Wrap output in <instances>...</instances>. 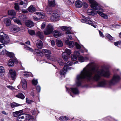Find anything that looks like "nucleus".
Here are the masks:
<instances>
[{"label":"nucleus","mask_w":121,"mask_h":121,"mask_svg":"<svg viewBox=\"0 0 121 121\" xmlns=\"http://www.w3.org/2000/svg\"><path fill=\"white\" fill-rule=\"evenodd\" d=\"M94 65V63H89L83 68L80 74L77 76L76 83L77 86L81 85V82L83 79L89 81H97L100 80L101 76L109 77L110 73L108 70H106L104 69H99Z\"/></svg>","instance_id":"1"},{"label":"nucleus","mask_w":121,"mask_h":121,"mask_svg":"<svg viewBox=\"0 0 121 121\" xmlns=\"http://www.w3.org/2000/svg\"><path fill=\"white\" fill-rule=\"evenodd\" d=\"M88 1L91 4V7L93 9L96 10H99L97 11V13L104 19L108 18V16L102 13V12H104L103 9L99 7L95 1L94 0H88Z\"/></svg>","instance_id":"2"},{"label":"nucleus","mask_w":121,"mask_h":121,"mask_svg":"<svg viewBox=\"0 0 121 121\" xmlns=\"http://www.w3.org/2000/svg\"><path fill=\"white\" fill-rule=\"evenodd\" d=\"M10 41L9 37L6 35L3 32L0 33V42L3 44H7Z\"/></svg>","instance_id":"3"},{"label":"nucleus","mask_w":121,"mask_h":121,"mask_svg":"<svg viewBox=\"0 0 121 121\" xmlns=\"http://www.w3.org/2000/svg\"><path fill=\"white\" fill-rule=\"evenodd\" d=\"M121 76L117 74H114L112 78L108 82L110 85H114L121 79Z\"/></svg>","instance_id":"4"},{"label":"nucleus","mask_w":121,"mask_h":121,"mask_svg":"<svg viewBox=\"0 0 121 121\" xmlns=\"http://www.w3.org/2000/svg\"><path fill=\"white\" fill-rule=\"evenodd\" d=\"M32 118L30 115L26 114H22L18 116L17 117V121H26L27 120H29Z\"/></svg>","instance_id":"5"},{"label":"nucleus","mask_w":121,"mask_h":121,"mask_svg":"<svg viewBox=\"0 0 121 121\" xmlns=\"http://www.w3.org/2000/svg\"><path fill=\"white\" fill-rule=\"evenodd\" d=\"M73 62H72L71 61H69L66 63V64L65 65L63 69L62 70H61L60 72V75H64L65 74L66 72L67 71V70L68 69V65L69 66H71L73 64Z\"/></svg>","instance_id":"6"},{"label":"nucleus","mask_w":121,"mask_h":121,"mask_svg":"<svg viewBox=\"0 0 121 121\" xmlns=\"http://www.w3.org/2000/svg\"><path fill=\"white\" fill-rule=\"evenodd\" d=\"M65 52H63L62 53V57L65 61H67L69 58V57L67 56V55L68 56H69L71 54V52L70 50L67 48L65 49Z\"/></svg>","instance_id":"7"},{"label":"nucleus","mask_w":121,"mask_h":121,"mask_svg":"<svg viewBox=\"0 0 121 121\" xmlns=\"http://www.w3.org/2000/svg\"><path fill=\"white\" fill-rule=\"evenodd\" d=\"M81 22L83 23H86L91 25L95 28H96V26L94 24L95 23L94 22H92L90 20L89 18L87 17H84V19L81 20Z\"/></svg>","instance_id":"8"},{"label":"nucleus","mask_w":121,"mask_h":121,"mask_svg":"<svg viewBox=\"0 0 121 121\" xmlns=\"http://www.w3.org/2000/svg\"><path fill=\"white\" fill-rule=\"evenodd\" d=\"M51 54V52L50 50L46 49V58L52 61H55L56 58L55 56H53L50 58Z\"/></svg>","instance_id":"9"},{"label":"nucleus","mask_w":121,"mask_h":121,"mask_svg":"<svg viewBox=\"0 0 121 121\" xmlns=\"http://www.w3.org/2000/svg\"><path fill=\"white\" fill-rule=\"evenodd\" d=\"M9 75L12 80H14L16 78V73L15 70L12 69H9Z\"/></svg>","instance_id":"10"},{"label":"nucleus","mask_w":121,"mask_h":121,"mask_svg":"<svg viewBox=\"0 0 121 121\" xmlns=\"http://www.w3.org/2000/svg\"><path fill=\"white\" fill-rule=\"evenodd\" d=\"M53 30V27L52 26L51 24H48L47 26L46 31V35L51 34Z\"/></svg>","instance_id":"11"},{"label":"nucleus","mask_w":121,"mask_h":121,"mask_svg":"<svg viewBox=\"0 0 121 121\" xmlns=\"http://www.w3.org/2000/svg\"><path fill=\"white\" fill-rule=\"evenodd\" d=\"M50 19L52 21H58L59 19V16L57 14L53 13L50 17Z\"/></svg>","instance_id":"12"},{"label":"nucleus","mask_w":121,"mask_h":121,"mask_svg":"<svg viewBox=\"0 0 121 121\" xmlns=\"http://www.w3.org/2000/svg\"><path fill=\"white\" fill-rule=\"evenodd\" d=\"M80 54L79 52L77 51H75L73 54H72L71 56V58L73 61H75L77 60V57H78Z\"/></svg>","instance_id":"13"},{"label":"nucleus","mask_w":121,"mask_h":121,"mask_svg":"<svg viewBox=\"0 0 121 121\" xmlns=\"http://www.w3.org/2000/svg\"><path fill=\"white\" fill-rule=\"evenodd\" d=\"M25 24L27 26L30 28L34 26V24L33 22L30 20L26 21Z\"/></svg>","instance_id":"14"},{"label":"nucleus","mask_w":121,"mask_h":121,"mask_svg":"<svg viewBox=\"0 0 121 121\" xmlns=\"http://www.w3.org/2000/svg\"><path fill=\"white\" fill-rule=\"evenodd\" d=\"M65 43L68 45L70 48H72L73 47L75 44L74 42L72 41H69L66 40L65 41Z\"/></svg>","instance_id":"15"},{"label":"nucleus","mask_w":121,"mask_h":121,"mask_svg":"<svg viewBox=\"0 0 121 121\" xmlns=\"http://www.w3.org/2000/svg\"><path fill=\"white\" fill-rule=\"evenodd\" d=\"M21 82L22 88L24 90H26L27 88V82L26 80L24 79H22Z\"/></svg>","instance_id":"16"},{"label":"nucleus","mask_w":121,"mask_h":121,"mask_svg":"<svg viewBox=\"0 0 121 121\" xmlns=\"http://www.w3.org/2000/svg\"><path fill=\"white\" fill-rule=\"evenodd\" d=\"M34 14L37 15V16H38V18H39L40 20L43 18L45 17V14L43 13L36 12Z\"/></svg>","instance_id":"17"},{"label":"nucleus","mask_w":121,"mask_h":121,"mask_svg":"<svg viewBox=\"0 0 121 121\" xmlns=\"http://www.w3.org/2000/svg\"><path fill=\"white\" fill-rule=\"evenodd\" d=\"M20 4L23 5V8H26L28 4V2L26 0H20Z\"/></svg>","instance_id":"18"},{"label":"nucleus","mask_w":121,"mask_h":121,"mask_svg":"<svg viewBox=\"0 0 121 121\" xmlns=\"http://www.w3.org/2000/svg\"><path fill=\"white\" fill-rule=\"evenodd\" d=\"M36 45L37 48L39 49H41L43 46L42 42L39 40H37Z\"/></svg>","instance_id":"19"},{"label":"nucleus","mask_w":121,"mask_h":121,"mask_svg":"<svg viewBox=\"0 0 121 121\" xmlns=\"http://www.w3.org/2000/svg\"><path fill=\"white\" fill-rule=\"evenodd\" d=\"M107 84V82L104 80H103L98 84L97 86L99 87H103L105 86Z\"/></svg>","instance_id":"20"},{"label":"nucleus","mask_w":121,"mask_h":121,"mask_svg":"<svg viewBox=\"0 0 121 121\" xmlns=\"http://www.w3.org/2000/svg\"><path fill=\"white\" fill-rule=\"evenodd\" d=\"M78 59L81 62H83L88 60V58L86 57H83L82 56H79L78 58Z\"/></svg>","instance_id":"21"},{"label":"nucleus","mask_w":121,"mask_h":121,"mask_svg":"<svg viewBox=\"0 0 121 121\" xmlns=\"http://www.w3.org/2000/svg\"><path fill=\"white\" fill-rule=\"evenodd\" d=\"M53 34L54 36L56 38H57L61 36L60 33L58 30H54Z\"/></svg>","instance_id":"22"},{"label":"nucleus","mask_w":121,"mask_h":121,"mask_svg":"<svg viewBox=\"0 0 121 121\" xmlns=\"http://www.w3.org/2000/svg\"><path fill=\"white\" fill-rule=\"evenodd\" d=\"M97 11H95L92 9H89L87 11V13L89 15H93L95 13H96Z\"/></svg>","instance_id":"23"},{"label":"nucleus","mask_w":121,"mask_h":121,"mask_svg":"<svg viewBox=\"0 0 121 121\" xmlns=\"http://www.w3.org/2000/svg\"><path fill=\"white\" fill-rule=\"evenodd\" d=\"M12 30L14 32H16L19 31L20 30V28L15 25H13L12 27Z\"/></svg>","instance_id":"24"},{"label":"nucleus","mask_w":121,"mask_h":121,"mask_svg":"<svg viewBox=\"0 0 121 121\" xmlns=\"http://www.w3.org/2000/svg\"><path fill=\"white\" fill-rule=\"evenodd\" d=\"M69 90L73 94H78L79 93V91L78 89L76 88H72Z\"/></svg>","instance_id":"25"},{"label":"nucleus","mask_w":121,"mask_h":121,"mask_svg":"<svg viewBox=\"0 0 121 121\" xmlns=\"http://www.w3.org/2000/svg\"><path fill=\"white\" fill-rule=\"evenodd\" d=\"M75 45L77 49H79L80 48H82L83 49V50L85 51V52H87V50L85 49V48L82 45L80 46L78 43L76 42H75Z\"/></svg>","instance_id":"26"},{"label":"nucleus","mask_w":121,"mask_h":121,"mask_svg":"<svg viewBox=\"0 0 121 121\" xmlns=\"http://www.w3.org/2000/svg\"><path fill=\"white\" fill-rule=\"evenodd\" d=\"M4 23L6 26H9L11 24V21L8 18H6L4 19Z\"/></svg>","instance_id":"27"},{"label":"nucleus","mask_w":121,"mask_h":121,"mask_svg":"<svg viewBox=\"0 0 121 121\" xmlns=\"http://www.w3.org/2000/svg\"><path fill=\"white\" fill-rule=\"evenodd\" d=\"M83 4L82 2L79 1L77 0L76 1L75 3V5L76 7L80 8L82 7Z\"/></svg>","instance_id":"28"},{"label":"nucleus","mask_w":121,"mask_h":121,"mask_svg":"<svg viewBox=\"0 0 121 121\" xmlns=\"http://www.w3.org/2000/svg\"><path fill=\"white\" fill-rule=\"evenodd\" d=\"M48 5L51 7H53L55 5V0H48Z\"/></svg>","instance_id":"29"},{"label":"nucleus","mask_w":121,"mask_h":121,"mask_svg":"<svg viewBox=\"0 0 121 121\" xmlns=\"http://www.w3.org/2000/svg\"><path fill=\"white\" fill-rule=\"evenodd\" d=\"M15 97L21 99H23L25 98L24 95L22 93H20L15 95Z\"/></svg>","instance_id":"30"},{"label":"nucleus","mask_w":121,"mask_h":121,"mask_svg":"<svg viewBox=\"0 0 121 121\" xmlns=\"http://www.w3.org/2000/svg\"><path fill=\"white\" fill-rule=\"evenodd\" d=\"M28 11L30 12L33 13L36 11V9L32 5L30 6L28 8Z\"/></svg>","instance_id":"31"},{"label":"nucleus","mask_w":121,"mask_h":121,"mask_svg":"<svg viewBox=\"0 0 121 121\" xmlns=\"http://www.w3.org/2000/svg\"><path fill=\"white\" fill-rule=\"evenodd\" d=\"M5 72V70L4 67L2 66H0V76H3Z\"/></svg>","instance_id":"32"},{"label":"nucleus","mask_w":121,"mask_h":121,"mask_svg":"<svg viewBox=\"0 0 121 121\" xmlns=\"http://www.w3.org/2000/svg\"><path fill=\"white\" fill-rule=\"evenodd\" d=\"M35 51L36 53L35 52L34 53V54H36L37 55L39 56H43V53L42 52H41L38 49H36L35 50Z\"/></svg>","instance_id":"33"},{"label":"nucleus","mask_w":121,"mask_h":121,"mask_svg":"<svg viewBox=\"0 0 121 121\" xmlns=\"http://www.w3.org/2000/svg\"><path fill=\"white\" fill-rule=\"evenodd\" d=\"M8 14L13 16H14L16 15L15 12L13 10H9L8 12Z\"/></svg>","instance_id":"34"},{"label":"nucleus","mask_w":121,"mask_h":121,"mask_svg":"<svg viewBox=\"0 0 121 121\" xmlns=\"http://www.w3.org/2000/svg\"><path fill=\"white\" fill-rule=\"evenodd\" d=\"M23 112L22 110H21L19 111H16L15 112H13V116L14 117H17L18 115H20L21 113Z\"/></svg>","instance_id":"35"},{"label":"nucleus","mask_w":121,"mask_h":121,"mask_svg":"<svg viewBox=\"0 0 121 121\" xmlns=\"http://www.w3.org/2000/svg\"><path fill=\"white\" fill-rule=\"evenodd\" d=\"M72 34L71 32L69 31H67L66 32V34L67 36V39H68L72 40V38L71 34Z\"/></svg>","instance_id":"36"},{"label":"nucleus","mask_w":121,"mask_h":121,"mask_svg":"<svg viewBox=\"0 0 121 121\" xmlns=\"http://www.w3.org/2000/svg\"><path fill=\"white\" fill-rule=\"evenodd\" d=\"M36 35L38 36L41 39H43V32L40 31H38L37 32Z\"/></svg>","instance_id":"37"},{"label":"nucleus","mask_w":121,"mask_h":121,"mask_svg":"<svg viewBox=\"0 0 121 121\" xmlns=\"http://www.w3.org/2000/svg\"><path fill=\"white\" fill-rule=\"evenodd\" d=\"M56 43L58 47H61L63 46V43L62 41L60 40L57 39L56 41Z\"/></svg>","instance_id":"38"},{"label":"nucleus","mask_w":121,"mask_h":121,"mask_svg":"<svg viewBox=\"0 0 121 121\" xmlns=\"http://www.w3.org/2000/svg\"><path fill=\"white\" fill-rule=\"evenodd\" d=\"M12 108H13L16 107L20 106L22 105L21 104L17 103L15 102L13 103L10 104Z\"/></svg>","instance_id":"39"},{"label":"nucleus","mask_w":121,"mask_h":121,"mask_svg":"<svg viewBox=\"0 0 121 121\" xmlns=\"http://www.w3.org/2000/svg\"><path fill=\"white\" fill-rule=\"evenodd\" d=\"M8 65L9 66H13L14 65V62L12 60H9L8 61Z\"/></svg>","instance_id":"40"},{"label":"nucleus","mask_w":121,"mask_h":121,"mask_svg":"<svg viewBox=\"0 0 121 121\" xmlns=\"http://www.w3.org/2000/svg\"><path fill=\"white\" fill-rule=\"evenodd\" d=\"M13 19L15 23H17L19 25H22L21 23L19 20L15 18H13Z\"/></svg>","instance_id":"41"},{"label":"nucleus","mask_w":121,"mask_h":121,"mask_svg":"<svg viewBox=\"0 0 121 121\" xmlns=\"http://www.w3.org/2000/svg\"><path fill=\"white\" fill-rule=\"evenodd\" d=\"M24 73H25L24 74V75L26 77H29L30 76H32V74L30 72H24Z\"/></svg>","instance_id":"42"},{"label":"nucleus","mask_w":121,"mask_h":121,"mask_svg":"<svg viewBox=\"0 0 121 121\" xmlns=\"http://www.w3.org/2000/svg\"><path fill=\"white\" fill-rule=\"evenodd\" d=\"M6 55L10 57H13L14 56V54L12 52H7Z\"/></svg>","instance_id":"43"},{"label":"nucleus","mask_w":121,"mask_h":121,"mask_svg":"<svg viewBox=\"0 0 121 121\" xmlns=\"http://www.w3.org/2000/svg\"><path fill=\"white\" fill-rule=\"evenodd\" d=\"M59 119L61 121H65L68 119L67 117L66 116H62L59 117Z\"/></svg>","instance_id":"44"},{"label":"nucleus","mask_w":121,"mask_h":121,"mask_svg":"<svg viewBox=\"0 0 121 121\" xmlns=\"http://www.w3.org/2000/svg\"><path fill=\"white\" fill-rule=\"evenodd\" d=\"M57 61L59 65H63L64 63L62 59L61 58H59L57 60Z\"/></svg>","instance_id":"45"},{"label":"nucleus","mask_w":121,"mask_h":121,"mask_svg":"<svg viewBox=\"0 0 121 121\" xmlns=\"http://www.w3.org/2000/svg\"><path fill=\"white\" fill-rule=\"evenodd\" d=\"M32 83L34 85H36L38 83V80L35 78H34L32 81Z\"/></svg>","instance_id":"46"},{"label":"nucleus","mask_w":121,"mask_h":121,"mask_svg":"<svg viewBox=\"0 0 121 121\" xmlns=\"http://www.w3.org/2000/svg\"><path fill=\"white\" fill-rule=\"evenodd\" d=\"M28 31L29 33L31 35H35V32L34 30H29Z\"/></svg>","instance_id":"47"},{"label":"nucleus","mask_w":121,"mask_h":121,"mask_svg":"<svg viewBox=\"0 0 121 121\" xmlns=\"http://www.w3.org/2000/svg\"><path fill=\"white\" fill-rule=\"evenodd\" d=\"M1 50L0 51V55H3L4 54H6L7 51H6L5 49L3 50L2 51Z\"/></svg>","instance_id":"48"},{"label":"nucleus","mask_w":121,"mask_h":121,"mask_svg":"<svg viewBox=\"0 0 121 121\" xmlns=\"http://www.w3.org/2000/svg\"><path fill=\"white\" fill-rule=\"evenodd\" d=\"M24 48L25 49L29 50L31 51H33V50L31 48L28 47L26 45H25L24 46Z\"/></svg>","instance_id":"49"},{"label":"nucleus","mask_w":121,"mask_h":121,"mask_svg":"<svg viewBox=\"0 0 121 121\" xmlns=\"http://www.w3.org/2000/svg\"><path fill=\"white\" fill-rule=\"evenodd\" d=\"M14 8L15 9L17 10H18L19 9V8L18 4L17 3H15L14 4Z\"/></svg>","instance_id":"50"},{"label":"nucleus","mask_w":121,"mask_h":121,"mask_svg":"<svg viewBox=\"0 0 121 121\" xmlns=\"http://www.w3.org/2000/svg\"><path fill=\"white\" fill-rule=\"evenodd\" d=\"M33 18L34 20L35 21H38L40 20L38 18V16H37V15H34Z\"/></svg>","instance_id":"51"},{"label":"nucleus","mask_w":121,"mask_h":121,"mask_svg":"<svg viewBox=\"0 0 121 121\" xmlns=\"http://www.w3.org/2000/svg\"><path fill=\"white\" fill-rule=\"evenodd\" d=\"M106 36L108 39L110 40L112 39H113V37L108 34H107L106 35Z\"/></svg>","instance_id":"52"},{"label":"nucleus","mask_w":121,"mask_h":121,"mask_svg":"<svg viewBox=\"0 0 121 121\" xmlns=\"http://www.w3.org/2000/svg\"><path fill=\"white\" fill-rule=\"evenodd\" d=\"M34 101L30 100H29L27 98H26V102L29 104H30L31 103Z\"/></svg>","instance_id":"53"},{"label":"nucleus","mask_w":121,"mask_h":121,"mask_svg":"<svg viewBox=\"0 0 121 121\" xmlns=\"http://www.w3.org/2000/svg\"><path fill=\"white\" fill-rule=\"evenodd\" d=\"M114 44L116 46H117L121 44V41H118L114 43Z\"/></svg>","instance_id":"54"},{"label":"nucleus","mask_w":121,"mask_h":121,"mask_svg":"<svg viewBox=\"0 0 121 121\" xmlns=\"http://www.w3.org/2000/svg\"><path fill=\"white\" fill-rule=\"evenodd\" d=\"M6 87L7 88L12 90H13L15 89L14 87L13 86H7Z\"/></svg>","instance_id":"55"},{"label":"nucleus","mask_w":121,"mask_h":121,"mask_svg":"<svg viewBox=\"0 0 121 121\" xmlns=\"http://www.w3.org/2000/svg\"><path fill=\"white\" fill-rule=\"evenodd\" d=\"M45 27V23L43 22V23L41 25V28L42 29H44Z\"/></svg>","instance_id":"56"},{"label":"nucleus","mask_w":121,"mask_h":121,"mask_svg":"<svg viewBox=\"0 0 121 121\" xmlns=\"http://www.w3.org/2000/svg\"><path fill=\"white\" fill-rule=\"evenodd\" d=\"M36 90L37 92H39L41 90L40 87L39 86H37L36 87Z\"/></svg>","instance_id":"57"},{"label":"nucleus","mask_w":121,"mask_h":121,"mask_svg":"<svg viewBox=\"0 0 121 121\" xmlns=\"http://www.w3.org/2000/svg\"><path fill=\"white\" fill-rule=\"evenodd\" d=\"M62 30L63 31H67V27L66 26H62L61 28Z\"/></svg>","instance_id":"58"},{"label":"nucleus","mask_w":121,"mask_h":121,"mask_svg":"<svg viewBox=\"0 0 121 121\" xmlns=\"http://www.w3.org/2000/svg\"><path fill=\"white\" fill-rule=\"evenodd\" d=\"M4 44H0V51H1V49L3 48L4 47H5V46Z\"/></svg>","instance_id":"59"},{"label":"nucleus","mask_w":121,"mask_h":121,"mask_svg":"<svg viewBox=\"0 0 121 121\" xmlns=\"http://www.w3.org/2000/svg\"><path fill=\"white\" fill-rule=\"evenodd\" d=\"M51 44L53 46H54L55 45V41L53 40H52L51 41Z\"/></svg>","instance_id":"60"},{"label":"nucleus","mask_w":121,"mask_h":121,"mask_svg":"<svg viewBox=\"0 0 121 121\" xmlns=\"http://www.w3.org/2000/svg\"><path fill=\"white\" fill-rule=\"evenodd\" d=\"M99 32L100 36L102 37H103L104 35L99 30Z\"/></svg>","instance_id":"61"},{"label":"nucleus","mask_w":121,"mask_h":121,"mask_svg":"<svg viewBox=\"0 0 121 121\" xmlns=\"http://www.w3.org/2000/svg\"><path fill=\"white\" fill-rule=\"evenodd\" d=\"M2 114L5 115H8V113H7L5 111H3L2 112Z\"/></svg>","instance_id":"62"},{"label":"nucleus","mask_w":121,"mask_h":121,"mask_svg":"<svg viewBox=\"0 0 121 121\" xmlns=\"http://www.w3.org/2000/svg\"><path fill=\"white\" fill-rule=\"evenodd\" d=\"M69 2H71V4L73 3L74 2V0H68Z\"/></svg>","instance_id":"63"},{"label":"nucleus","mask_w":121,"mask_h":121,"mask_svg":"<svg viewBox=\"0 0 121 121\" xmlns=\"http://www.w3.org/2000/svg\"><path fill=\"white\" fill-rule=\"evenodd\" d=\"M26 43L27 44L30 45V42L29 41H27L26 42Z\"/></svg>","instance_id":"64"}]
</instances>
